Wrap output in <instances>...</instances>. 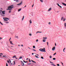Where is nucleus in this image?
Returning a JSON list of instances; mask_svg holds the SVG:
<instances>
[{"instance_id":"4c0bfd02","label":"nucleus","mask_w":66,"mask_h":66,"mask_svg":"<svg viewBox=\"0 0 66 66\" xmlns=\"http://www.w3.org/2000/svg\"><path fill=\"white\" fill-rule=\"evenodd\" d=\"M47 46H49L48 42H47Z\"/></svg>"},{"instance_id":"7c9ffc66","label":"nucleus","mask_w":66,"mask_h":66,"mask_svg":"<svg viewBox=\"0 0 66 66\" xmlns=\"http://www.w3.org/2000/svg\"><path fill=\"white\" fill-rule=\"evenodd\" d=\"M63 18H63V17H62L61 18V20H63Z\"/></svg>"},{"instance_id":"9b49d317","label":"nucleus","mask_w":66,"mask_h":66,"mask_svg":"<svg viewBox=\"0 0 66 66\" xmlns=\"http://www.w3.org/2000/svg\"><path fill=\"white\" fill-rule=\"evenodd\" d=\"M3 19H8V20H9V19H8L7 18H3Z\"/></svg>"},{"instance_id":"f257e3e1","label":"nucleus","mask_w":66,"mask_h":66,"mask_svg":"<svg viewBox=\"0 0 66 66\" xmlns=\"http://www.w3.org/2000/svg\"><path fill=\"white\" fill-rule=\"evenodd\" d=\"M14 5H12L8 7V9H7V10H12V9H13L14 7L12 6H13Z\"/></svg>"},{"instance_id":"6ab92c4d","label":"nucleus","mask_w":66,"mask_h":66,"mask_svg":"<svg viewBox=\"0 0 66 66\" xmlns=\"http://www.w3.org/2000/svg\"><path fill=\"white\" fill-rule=\"evenodd\" d=\"M21 10V9H20L18 10V12H20V11Z\"/></svg>"},{"instance_id":"37998d69","label":"nucleus","mask_w":66,"mask_h":66,"mask_svg":"<svg viewBox=\"0 0 66 66\" xmlns=\"http://www.w3.org/2000/svg\"><path fill=\"white\" fill-rule=\"evenodd\" d=\"M50 63L51 64H53V63L52 62H50Z\"/></svg>"},{"instance_id":"5701e85b","label":"nucleus","mask_w":66,"mask_h":66,"mask_svg":"<svg viewBox=\"0 0 66 66\" xmlns=\"http://www.w3.org/2000/svg\"><path fill=\"white\" fill-rule=\"evenodd\" d=\"M32 50H33V51H36L35 50H34V49H32Z\"/></svg>"},{"instance_id":"e433bc0d","label":"nucleus","mask_w":66,"mask_h":66,"mask_svg":"<svg viewBox=\"0 0 66 66\" xmlns=\"http://www.w3.org/2000/svg\"><path fill=\"white\" fill-rule=\"evenodd\" d=\"M40 1L41 2H43V1L42 0H40Z\"/></svg>"},{"instance_id":"4d7b16f0","label":"nucleus","mask_w":66,"mask_h":66,"mask_svg":"<svg viewBox=\"0 0 66 66\" xmlns=\"http://www.w3.org/2000/svg\"><path fill=\"white\" fill-rule=\"evenodd\" d=\"M23 45H21V46H22V47H23Z\"/></svg>"},{"instance_id":"72a5a7b5","label":"nucleus","mask_w":66,"mask_h":66,"mask_svg":"<svg viewBox=\"0 0 66 66\" xmlns=\"http://www.w3.org/2000/svg\"><path fill=\"white\" fill-rule=\"evenodd\" d=\"M23 62H24V63H27V61L26 62L25 61H24V60H23Z\"/></svg>"},{"instance_id":"bf43d9fd","label":"nucleus","mask_w":66,"mask_h":66,"mask_svg":"<svg viewBox=\"0 0 66 66\" xmlns=\"http://www.w3.org/2000/svg\"><path fill=\"white\" fill-rule=\"evenodd\" d=\"M11 65H13V63H11Z\"/></svg>"},{"instance_id":"ddd939ff","label":"nucleus","mask_w":66,"mask_h":66,"mask_svg":"<svg viewBox=\"0 0 66 66\" xmlns=\"http://www.w3.org/2000/svg\"><path fill=\"white\" fill-rule=\"evenodd\" d=\"M10 44H11V45H14V44L12 43V41H10Z\"/></svg>"},{"instance_id":"e2e57ef3","label":"nucleus","mask_w":66,"mask_h":66,"mask_svg":"<svg viewBox=\"0 0 66 66\" xmlns=\"http://www.w3.org/2000/svg\"><path fill=\"white\" fill-rule=\"evenodd\" d=\"M34 6V5L33 4L32 6V7H33V6Z\"/></svg>"},{"instance_id":"338daca9","label":"nucleus","mask_w":66,"mask_h":66,"mask_svg":"<svg viewBox=\"0 0 66 66\" xmlns=\"http://www.w3.org/2000/svg\"><path fill=\"white\" fill-rule=\"evenodd\" d=\"M33 54H34V53H32V55H33Z\"/></svg>"},{"instance_id":"393cba45","label":"nucleus","mask_w":66,"mask_h":66,"mask_svg":"<svg viewBox=\"0 0 66 66\" xmlns=\"http://www.w3.org/2000/svg\"><path fill=\"white\" fill-rule=\"evenodd\" d=\"M43 42H46V40L44 39H43Z\"/></svg>"},{"instance_id":"864d4df0","label":"nucleus","mask_w":66,"mask_h":66,"mask_svg":"<svg viewBox=\"0 0 66 66\" xmlns=\"http://www.w3.org/2000/svg\"><path fill=\"white\" fill-rule=\"evenodd\" d=\"M57 65L58 66H60V64H57Z\"/></svg>"},{"instance_id":"423d86ee","label":"nucleus","mask_w":66,"mask_h":66,"mask_svg":"<svg viewBox=\"0 0 66 66\" xmlns=\"http://www.w3.org/2000/svg\"><path fill=\"white\" fill-rule=\"evenodd\" d=\"M51 10H52V8H50L48 9L47 11V12H50V11Z\"/></svg>"},{"instance_id":"dca6fc26","label":"nucleus","mask_w":66,"mask_h":66,"mask_svg":"<svg viewBox=\"0 0 66 66\" xmlns=\"http://www.w3.org/2000/svg\"><path fill=\"white\" fill-rule=\"evenodd\" d=\"M1 16H3V17H4V16H5V15H4L2 14H1Z\"/></svg>"},{"instance_id":"5fc2aeb1","label":"nucleus","mask_w":66,"mask_h":66,"mask_svg":"<svg viewBox=\"0 0 66 66\" xmlns=\"http://www.w3.org/2000/svg\"><path fill=\"white\" fill-rule=\"evenodd\" d=\"M28 48L29 49H30V50L31 49V48H30V47H28Z\"/></svg>"},{"instance_id":"a211bd4d","label":"nucleus","mask_w":66,"mask_h":66,"mask_svg":"<svg viewBox=\"0 0 66 66\" xmlns=\"http://www.w3.org/2000/svg\"><path fill=\"white\" fill-rule=\"evenodd\" d=\"M23 19H24V16H23V17L22 19V21L23 20Z\"/></svg>"},{"instance_id":"774afa93","label":"nucleus","mask_w":66,"mask_h":66,"mask_svg":"<svg viewBox=\"0 0 66 66\" xmlns=\"http://www.w3.org/2000/svg\"><path fill=\"white\" fill-rule=\"evenodd\" d=\"M61 63H62V65H63V63H62V62H61Z\"/></svg>"},{"instance_id":"bb28decb","label":"nucleus","mask_w":66,"mask_h":66,"mask_svg":"<svg viewBox=\"0 0 66 66\" xmlns=\"http://www.w3.org/2000/svg\"><path fill=\"white\" fill-rule=\"evenodd\" d=\"M66 20V19H65L64 18L63 19V21H65V20Z\"/></svg>"},{"instance_id":"473e14b6","label":"nucleus","mask_w":66,"mask_h":66,"mask_svg":"<svg viewBox=\"0 0 66 66\" xmlns=\"http://www.w3.org/2000/svg\"><path fill=\"white\" fill-rule=\"evenodd\" d=\"M33 48H35V46H33Z\"/></svg>"},{"instance_id":"f8f14e48","label":"nucleus","mask_w":66,"mask_h":66,"mask_svg":"<svg viewBox=\"0 0 66 66\" xmlns=\"http://www.w3.org/2000/svg\"><path fill=\"white\" fill-rule=\"evenodd\" d=\"M43 39H47V37H43Z\"/></svg>"},{"instance_id":"13d9d810","label":"nucleus","mask_w":66,"mask_h":66,"mask_svg":"<svg viewBox=\"0 0 66 66\" xmlns=\"http://www.w3.org/2000/svg\"><path fill=\"white\" fill-rule=\"evenodd\" d=\"M0 23H1V24H2V25H3V24H2V23H1V22Z\"/></svg>"},{"instance_id":"f704fd0d","label":"nucleus","mask_w":66,"mask_h":66,"mask_svg":"<svg viewBox=\"0 0 66 66\" xmlns=\"http://www.w3.org/2000/svg\"><path fill=\"white\" fill-rule=\"evenodd\" d=\"M6 22V23H9V22Z\"/></svg>"},{"instance_id":"c85d7f7f","label":"nucleus","mask_w":66,"mask_h":66,"mask_svg":"<svg viewBox=\"0 0 66 66\" xmlns=\"http://www.w3.org/2000/svg\"><path fill=\"white\" fill-rule=\"evenodd\" d=\"M51 65H53V66H55V64H51Z\"/></svg>"},{"instance_id":"69168bd1","label":"nucleus","mask_w":66,"mask_h":66,"mask_svg":"<svg viewBox=\"0 0 66 66\" xmlns=\"http://www.w3.org/2000/svg\"><path fill=\"white\" fill-rule=\"evenodd\" d=\"M39 33H42V32H39Z\"/></svg>"},{"instance_id":"ea45409f","label":"nucleus","mask_w":66,"mask_h":66,"mask_svg":"<svg viewBox=\"0 0 66 66\" xmlns=\"http://www.w3.org/2000/svg\"><path fill=\"white\" fill-rule=\"evenodd\" d=\"M4 20V21H8V20Z\"/></svg>"},{"instance_id":"20e7f679","label":"nucleus","mask_w":66,"mask_h":66,"mask_svg":"<svg viewBox=\"0 0 66 66\" xmlns=\"http://www.w3.org/2000/svg\"><path fill=\"white\" fill-rule=\"evenodd\" d=\"M64 29H66V23H65L64 24Z\"/></svg>"},{"instance_id":"c03bdc74","label":"nucleus","mask_w":66,"mask_h":66,"mask_svg":"<svg viewBox=\"0 0 66 66\" xmlns=\"http://www.w3.org/2000/svg\"><path fill=\"white\" fill-rule=\"evenodd\" d=\"M0 55H3V53H0Z\"/></svg>"},{"instance_id":"a878e982","label":"nucleus","mask_w":66,"mask_h":66,"mask_svg":"<svg viewBox=\"0 0 66 66\" xmlns=\"http://www.w3.org/2000/svg\"><path fill=\"white\" fill-rule=\"evenodd\" d=\"M22 59V56H20V57L19 58V59Z\"/></svg>"},{"instance_id":"3c124183","label":"nucleus","mask_w":66,"mask_h":66,"mask_svg":"<svg viewBox=\"0 0 66 66\" xmlns=\"http://www.w3.org/2000/svg\"><path fill=\"white\" fill-rule=\"evenodd\" d=\"M7 62L9 63H10V62L8 60L7 61Z\"/></svg>"},{"instance_id":"4be33fe9","label":"nucleus","mask_w":66,"mask_h":66,"mask_svg":"<svg viewBox=\"0 0 66 66\" xmlns=\"http://www.w3.org/2000/svg\"><path fill=\"white\" fill-rule=\"evenodd\" d=\"M31 64V63H28V65H30Z\"/></svg>"},{"instance_id":"0eeeda50","label":"nucleus","mask_w":66,"mask_h":66,"mask_svg":"<svg viewBox=\"0 0 66 66\" xmlns=\"http://www.w3.org/2000/svg\"><path fill=\"white\" fill-rule=\"evenodd\" d=\"M5 11H2V13L3 15H4L5 14Z\"/></svg>"},{"instance_id":"c9c22d12","label":"nucleus","mask_w":66,"mask_h":66,"mask_svg":"<svg viewBox=\"0 0 66 66\" xmlns=\"http://www.w3.org/2000/svg\"><path fill=\"white\" fill-rule=\"evenodd\" d=\"M19 1L18 0H16V2H18Z\"/></svg>"},{"instance_id":"a19ab883","label":"nucleus","mask_w":66,"mask_h":66,"mask_svg":"<svg viewBox=\"0 0 66 66\" xmlns=\"http://www.w3.org/2000/svg\"><path fill=\"white\" fill-rule=\"evenodd\" d=\"M29 35L30 36H32V34H29Z\"/></svg>"},{"instance_id":"6e6d98bb","label":"nucleus","mask_w":66,"mask_h":66,"mask_svg":"<svg viewBox=\"0 0 66 66\" xmlns=\"http://www.w3.org/2000/svg\"><path fill=\"white\" fill-rule=\"evenodd\" d=\"M11 11L10 10V11H9V13H11Z\"/></svg>"},{"instance_id":"aec40b11","label":"nucleus","mask_w":66,"mask_h":66,"mask_svg":"<svg viewBox=\"0 0 66 66\" xmlns=\"http://www.w3.org/2000/svg\"><path fill=\"white\" fill-rule=\"evenodd\" d=\"M15 57H16V56H14L12 58H13V59H14V58H15Z\"/></svg>"},{"instance_id":"7ed1b4c3","label":"nucleus","mask_w":66,"mask_h":66,"mask_svg":"<svg viewBox=\"0 0 66 66\" xmlns=\"http://www.w3.org/2000/svg\"><path fill=\"white\" fill-rule=\"evenodd\" d=\"M22 2H21L20 3L18 4H16V5H20L22 4Z\"/></svg>"},{"instance_id":"09e8293b","label":"nucleus","mask_w":66,"mask_h":66,"mask_svg":"<svg viewBox=\"0 0 66 66\" xmlns=\"http://www.w3.org/2000/svg\"><path fill=\"white\" fill-rule=\"evenodd\" d=\"M38 33H39V31H37L36 32V34H37Z\"/></svg>"},{"instance_id":"f03ea898","label":"nucleus","mask_w":66,"mask_h":66,"mask_svg":"<svg viewBox=\"0 0 66 66\" xmlns=\"http://www.w3.org/2000/svg\"><path fill=\"white\" fill-rule=\"evenodd\" d=\"M39 51L41 52H46L45 48H40L39 49Z\"/></svg>"},{"instance_id":"1a4fd4ad","label":"nucleus","mask_w":66,"mask_h":66,"mask_svg":"<svg viewBox=\"0 0 66 66\" xmlns=\"http://www.w3.org/2000/svg\"><path fill=\"white\" fill-rule=\"evenodd\" d=\"M62 4L63 5H64V6H66V4H65V3H62Z\"/></svg>"},{"instance_id":"4468645a","label":"nucleus","mask_w":66,"mask_h":66,"mask_svg":"<svg viewBox=\"0 0 66 66\" xmlns=\"http://www.w3.org/2000/svg\"><path fill=\"white\" fill-rule=\"evenodd\" d=\"M3 57H6V55H4L3 56Z\"/></svg>"},{"instance_id":"79ce46f5","label":"nucleus","mask_w":66,"mask_h":66,"mask_svg":"<svg viewBox=\"0 0 66 66\" xmlns=\"http://www.w3.org/2000/svg\"><path fill=\"white\" fill-rule=\"evenodd\" d=\"M56 54V53H54V54L53 55H55V54Z\"/></svg>"},{"instance_id":"680f3d73","label":"nucleus","mask_w":66,"mask_h":66,"mask_svg":"<svg viewBox=\"0 0 66 66\" xmlns=\"http://www.w3.org/2000/svg\"><path fill=\"white\" fill-rule=\"evenodd\" d=\"M59 7H60L61 8H62V6H60Z\"/></svg>"},{"instance_id":"b1692460","label":"nucleus","mask_w":66,"mask_h":66,"mask_svg":"<svg viewBox=\"0 0 66 66\" xmlns=\"http://www.w3.org/2000/svg\"><path fill=\"white\" fill-rule=\"evenodd\" d=\"M35 57H36V58H38V57L37 56H36V55H35Z\"/></svg>"},{"instance_id":"8fccbe9b","label":"nucleus","mask_w":66,"mask_h":66,"mask_svg":"<svg viewBox=\"0 0 66 66\" xmlns=\"http://www.w3.org/2000/svg\"><path fill=\"white\" fill-rule=\"evenodd\" d=\"M38 39H37L36 40V42H38Z\"/></svg>"},{"instance_id":"603ef678","label":"nucleus","mask_w":66,"mask_h":66,"mask_svg":"<svg viewBox=\"0 0 66 66\" xmlns=\"http://www.w3.org/2000/svg\"><path fill=\"white\" fill-rule=\"evenodd\" d=\"M48 24H51V23L50 22H49V23H48Z\"/></svg>"},{"instance_id":"a18cd8bd","label":"nucleus","mask_w":66,"mask_h":66,"mask_svg":"<svg viewBox=\"0 0 66 66\" xmlns=\"http://www.w3.org/2000/svg\"><path fill=\"white\" fill-rule=\"evenodd\" d=\"M6 66H8V64L7 63H6Z\"/></svg>"},{"instance_id":"39448f33","label":"nucleus","mask_w":66,"mask_h":66,"mask_svg":"<svg viewBox=\"0 0 66 66\" xmlns=\"http://www.w3.org/2000/svg\"><path fill=\"white\" fill-rule=\"evenodd\" d=\"M55 50V47H54L52 48V50L53 51H54Z\"/></svg>"},{"instance_id":"2eb2a0df","label":"nucleus","mask_w":66,"mask_h":66,"mask_svg":"<svg viewBox=\"0 0 66 66\" xmlns=\"http://www.w3.org/2000/svg\"><path fill=\"white\" fill-rule=\"evenodd\" d=\"M29 22L30 24L32 23V21H31V20H30V21H29Z\"/></svg>"},{"instance_id":"052dcab7","label":"nucleus","mask_w":66,"mask_h":66,"mask_svg":"<svg viewBox=\"0 0 66 66\" xmlns=\"http://www.w3.org/2000/svg\"><path fill=\"white\" fill-rule=\"evenodd\" d=\"M0 12H2V10H1L0 11Z\"/></svg>"},{"instance_id":"0e129e2a","label":"nucleus","mask_w":66,"mask_h":66,"mask_svg":"<svg viewBox=\"0 0 66 66\" xmlns=\"http://www.w3.org/2000/svg\"><path fill=\"white\" fill-rule=\"evenodd\" d=\"M1 39H2V38H1V37H0V40H1Z\"/></svg>"},{"instance_id":"9d476101","label":"nucleus","mask_w":66,"mask_h":66,"mask_svg":"<svg viewBox=\"0 0 66 66\" xmlns=\"http://www.w3.org/2000/svg\"><path fill=\"white\" fill-rule=\"evenodd\" d=\"M15 38H16L17 39H18V38H19V37H18V36H15Z\"/></svg>"},{"instance_id":"58836bf2","label":"nucleus","mask_w":66,"mask_h":66,"mask_svg":"<svg viewBox=\"0 0 66 66\" xmlns=\"http://www.w3.org/2000/svg\"><path fill=\"white\" fill-rule=\"evenodd\" d=\"M65 48L63 49V52H65V51H64V50L65 49Z\"/></svg>"},{"instance_id":"de8ad7c7","label":"nucleus","mask_w":66,"mask_h":66,"mask_svg":"<svg viewBox=\"0 0 66 66\" xmlns=\"http://www.w3.org/2000/svg\"><path fill=\"white\" fill-rule=\"evenodd\" d=\"M29 62H31V60H30V59H29Z\"/></svg>"},{"instance_id":"cd10ccee","label":"nucleus","mask_w":66,"mask_h":66,"mask_svg":"<svg viewBox=\"0 0 66 66\" xmlns=\"http://www.w3.org/2000/svg\"><path fill=\"white\" fill-rule=\"evenodd\" d=\"M53 60H56V59H55V58H53Z\"/></svg>"},{"instance_id":"c756f323","label":"nucleus","mask_w":66,"mask_h":66,"mask_svg":"<svg viewBox=\"0 0 66 66\" xmlns=\"http://www.w3.org/2000/svg\"><path fill=\"white\" fill-rule=\"evenodd\" d=\"M50 59H51V58H52V56H50Z\"/></svg>"},{"instance_id":"2f4dec72","label":"nucleus","mask_w":66,"mask_h":66,"mask_svg":"<svg viewBox=\"0 0 66 66\" xmlns=\"http://www.w3.org/2000/svg\"><path fill=\"white\" fill-rule=\"evenodd\" d=\"M56 4H57V5H58V6H60V5H59V4L58 3H57Z\"/></svg>"},{"instance_id":"49530a36","label":"nucleus","mask_w":66,"mask_h":66,"mask_svg":"<svg viewBox=\"0 0 66 66\" xmlns=\"http://www.w3.org/2000/svg\"><path fill=\"white\" fill-rule=\"evenodd\" d=\"M41 59H44V58L43 57H41Z\"/></svg>"},{"instance_id":"412c9836","label":"nucleus","mask_w":66,"mask_h":66,"mask_svg":"<svg viewBox=\"0 0 66 66\" xmlns=\"http://www.w3.org/2000/svg\"><path fill=\"white\" fill-rule=\"evenodd\" d=\"M31 61L33 63H36V62L35 61H33L32 60H31Z\"/></svg>"},{"instance_id":"6e6552de","label":"nucleus","mask_w":66,"mask_h":66,"mask_svg":"<svg viewBox=\"0 0 66 66\" xmlns=\"http://www.w3.org/2000/svg\"><path fill=\"white\" fill-rule=\"evenodd\" d=\"M21 62H22V66H24V63L22 62V61H21Z\"/></svg>"},{"instance_id":"f3484780","label":"nucleus","mask_w":66,"mask_h":66,"mask_svg":"<svg viewBox=\"0 0 66 66\" xmlns=\"http://www.w3.org/2000/svg\"><path fill=\"white\" fill-rule=\"evenodd\" d=\"M13 63H13V65H15V61H13Z\"/></svg>"}]
</instances>
